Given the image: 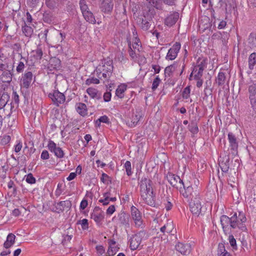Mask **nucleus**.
Returning a JSON list of instances; mask_svg holds the SVG:
<instances>
[{"mask_svg":"<svg viewBox=\"0 0 256 256\" xmlns=\"http://www.w3.org/2000/svg\"><path fill=\"white\" fill-rule=\"evenodd\" d=\"M225 251L224 245L222 243H220L218 246V255L222 254Z\"/></svg>","mask_w":256,"mask_h":256,"instance_id":"nucleus-56","label":"nucleus"},{"mask_svg":"<svg viewBox=\"0 0 256 256\" xmlns=\"http://www.w3.org/2000/svg\"><path fill=\"white\" fill-rule=\"evenodd\" d=\"M104 100L106 102H108L111 100L112 94L110 92H106L104 94Z\"/></svg>","mask_w":256,"mask_h":256,"instance_id":"nucleus-62","label":"nucleus"},{"mask_svg":"<svg viewBox=\"0 0 256 256\" xmlns=\"http://www.w3.org/2000/svg\"><path fill=\"white\" fill-rule=\"evenodd\" d=\"M180 47L181 46L180 42H176L168 50L166 59L171 60H174L178 56Z\"/></svg>","mask_w":256,"mask_h":256,"instance_id":"nucleus-14","label":"nucleus"},{"mask_svg":"<svg viewBox=\"0 0 256 256\" xmlns=\"http://www.w3.org/2000/svg\"><path fill=\"white\" fill-rule=\"evenodd\" d=\"M114 70L113 62L110 58L104 59L101 64L98 65L95 72L98 78L101 80H108Z\"/></svg>","mask_w":256,"mask_h":256,"instance_id":"nucleus-2","label":"nucleus"},{"mask_svg":"<svg viewBox=\"0 0 256 256\" xmlns=\"http://www.w3.org/2000/svg\"><path fill=\"white\" fill-rule=\"evenodd\" d=\"M140 28L144 30H148L150 26V21L146 20V18H142L140 20Z\"/></svg>","mask_w":256,"mask_h":256,"instance_id":"nucleus-38","label":"nucleus"},{"mask_svg":"<svg viewBox=\"0 0 256 256\" xmlns=\"http://www.w3.org/2000/svg\"><path fill=\"white\" fill-rule=\"evenodd\" d=\"M231 217L229 218L227 216L222 215L220 217V223L222 227L224 232L226 233L231 228L232 225Z\"/></svg>","mask_w":256,"mask_h":256,"instance_id":"nucleus-21","label":"nucleus"},{"mask_svg":"<svg viewBox=\"0 0 256 256\" xmlns=\"http://www.w3.org/2000/svg\"><path fill=\"white\" fill-rule=\"evenodd\" d=\"M231 220L232 222L231 225L232 228L234 229L238 228L242 231L246 230V228L244 223L246 220V218L243 212H239L238 215L237 213L235 212L231 216Z\"/></svg>","mask_w":256,"mask_h":256,"instance_id":"nucleus-4","label":"nucleus"},{"mask_svg":"<svg viewBox=\"0 0 256 256\" xmlns=\"http://www.w3.org/2000/svg\"><path fill=\"white\" fill-rule=\"evenodd\" d=\"M175 65L172 64L166 66L164 70L165 77H172L173 72L175 70Z\"/></svg>","mask_w":256,"mask_h":256,"instance_id":"nucleus-37","label":"nucleus"},{"mask_svg":"<svg viewBox=\"0 0 256 256\" xmlns=\"http://www.w3.org/2000/svg\"><path fill=\"white\" fill-rule=\"evenodd\" d=\"M152 184V181L146 178H142L139 183L141 198L144 203L150 206L155 204Z\"/></svg>","mask_w":256,"mask_h":256,"instance_id":"nucleus-1","label":"nucleus"},{"mask_svg":"<svg viewBox=\"0 0 256 256\" xmlns=\"http://www.w3.org/2000/svg\"><path fill=\"white\" fill-rule=\"evenodd\" d=\"M180 192L182 196L189 202L195 197L194 193L198 194L196 191H194L193 188L190 186H186L184 184V186H180Z\"/></svg>","mask_w":256,"mask_h":256,"instance_id":"nucleus-10","label":"nucleus"},{"mask_svg":"<svg viewBox=\"0 0 256 256\" xmlns=\"http://www.w3.org/2000/svg\"><path fill=\"white\" fill-rule=\"evenodd\" d=\"M76 112L82 116H84L87 114L86 106L82 102L77 104Z\"/></svg>","mask_w":256,"mask_h":256,"instance_id":"nucleus-32","label":"nucleus"},{"mask_svg":"<svg viewBox=\"0 0 256 256\" xmlns=\"http://www.w3.org/2000/svg\"><path fill=\"white\" fill-rule=\"evenodd\" d=\"M189 130L194 134H196L198 132V128L196 122H192L188 126Z\"/></svg>","mask_w":256,"mask_h":256,"instance_id":"nucleus-42","label":"nucleus"},{"mask_svg":"<svg viewBox=\"0 0 256 256\" xmlns=\"http://www.w3.org/2000/svg\"><path fill=\"white\" fill-rule=\"evenodd\" d=\"M77 224H81L82 228L84 230H88V220L86 218H84L82 220H79Z\"/></svg>","mask_w":256,"mask_h":256,"instance_id":"nucleus-47","label":"nucleus"},{"mask_svg":"<svg viewBox=\"0 0 256 256\" xmlns=\"http://www.w3.org/2000/svg\"><path fill=\"white\" fill-rule=\"evenodd\" d=\"M228 140L229 142V147L233 155H236L238 154V142L234 134L232 132L228 134Z\"/></svg>","mask_w":256,"mask_h":256,"instance_id":"nucleus-11","label":"nucleus"},{"mask_svg":"<svg viewBox=\"0 0 256 256\" xmlns=\"http://www.w3.org/2000/svg\"><path fill=\"white\" fill-rule=\"evenodd\" d=\"M113 7V0H104L102 3L100 8L104 12L108 14L112 11Z\"/></svg>","mask_w":256,"mask_h":256,"instance_id":"nucleus-22","label":"nucleus"},{"mask_svg":"<svg viewBox=\"0 0 256 256\" xmlns=\"http://www.w3.org/2000/svg\"><path fill=\"white\" fill-rule=\"evenodd\" d=\"M14 64H8V63L0 64V70L2 72L0 75V82L5 83L2 84V88L10 86V84L12 80Z\"/></svg>","mask_w":256,"mask_h":256,"instance_id":"nucleus-3","label":"nucleus"},{"mask_svg":"<svg viewBox=\"0 0 256 256\" xmlns=\"http://www.w3.org/2000/svg\"><path fill=\"white\" fill-rule=\"evenodd\" d=\"M82 16L85 20L90 24H94L96 23L95 17L92 12L90 10L83 12Z\"/></svg>","mask_w":256,"mask_h":256,"instance_id":"nucleus-31","label":"nucleus"},{"mask_svg":"<svg viewBox=\"0 0 256 256\" xmlns=\"http://www.w3.org/2000/svg\"><path fill=\"white\" fill-rule=\"evenodd\" d=\"M46 6L50 9H54L56 7V0H46Z\"/></svg>","mask_w":256,"mask_h":256,"instance_id":"nucleus-50","label":"nucleus"},{"mask_svg":"<svg viewBox=\"0 0 256 256\" xmlns=\"http://www.w3.org/2000/svg\"><path fill=\"white\" fill-rule=\"evenodd\" d=\"M110 196L111 194L110 192H106L103 194L104 198H108L112 202H115L116 200V197H110Z\"/></svg>","mask_w":256,"mask_h":256,"instance_id":"nucleus-59","label":"nucleus"},{"mask_svg":"<svg viewBox=\"0 0 256 256\" xmlns=\"http://www.w3.org/2000/svg\"><path fill=\"white\" fill-rule=\"evenodd\" d=\"M248 43L250 48H254L256 46V36L254 34H250L248 36Z\"/></svg>","mask_w":256,"mask_h":256,"instance_id":"nucleus-40","label":"nucleus"},{"mask_svg":"<svg viewBox=\"0 0 256 256\" xmlns=\"http://www.w3.org/2000/svg\"><path fill=\"white\" fill-rule=\"evenodd\" d=\"M190 88L189 86L185 88L182 92V97L184 99H188L190 96Z\"/></svg>","mask_w":256,"mask_h":256,"instance_id":"nucleus-49","label":"nucleus"},{"mask_svg":"<svg viewBox=\"0 0 256 256\" xmlns=\"http://www.w3.org/2000/svg\"><path fill=\"white\" fill-rule=\"evenodd\" d=\"M130 212L135 226L138 228H142L144 226V224L142 220V214L140 210L134 206H132L130 208Z\"/></svg>","mask_w":256,"mask_h":256,"instance_id":"nucleus-8","label":"nucleus"},{"mask_svg":"<svg viewBox=\"0 0 256 256\" xmlns=\"http://www.w3.org/2000/svg\"><path fill=\"white\" fill-rule=\"evenodd\" d=\"M43 20L45 22L50 24L52 20V15L48 13H44V14Z\"/></svg>","mask_w":256,"mask_h":256,"instance_id":"nucleus-54","label":"nucleus"},{"mask_svg":"<svg viewBox=\"0 0 256 256\" xmlns=\"http://www.w3.org/2000/svg\"><path fill=\"white\" fill-rule=\"evenodd\" d=\"M25 68L24 64L22 62H20L18 66H16V70L18 73L22 72Z\"/></svg>","mask_w":256,"mask_h":256,"instance_id":"nucleus-58","label":"nucleus"},{"mask_svg":"<svg viewBox=\"0 0 256 256\" xmlns=\"http://www.w3.org/2000/svg\"><path fill=\"white\" fill-rule=\"evenodd\" d=\"M116 251L117 249L116 247L109 246L108 249V256H113L115 254Z\"/></svg>","mask_w":256,"mask_h":256,"instance_id":"nucleus-60","label":"nucleus"},{"mask_svg":"<svg viewBox=\"0 0 256 256\" xmlns=\"http://www.w3.org/2000/svg\"><path fill=\"white\" fill-rule=\"evenodd\" d=\"M96 248L98 254L100 255H102L105 252V250L102 246H96Z\"/></svg>","mask_w":256,"mask_h":256,"instance_id":"nucleus-64","label":"nucleus"},{"mask_svg":"<svg viewBox=\"0 0 256 256\" xmlns=\"http://www.w3.org/2000/svg\"><path fill=\"white\" fill-rule=\"evenodd\" d=\"M19 102H20V100H19L18 95L17 94V93L16 92L13 91L12 100L11 102L13 103V106H14V104H16L17 105V106H18Z\"/></svg>","mask_w":256,"mask_h":256,"instance_id":"nucleus-52","label":"nucleus"},{"mask_svg":"<svg viewBox=\"0 0 256 256\" xmlns=\"http://www.w3.org/2000/svg\"><path fill=\"white\" fill-rule=\"evenodd\" d=\"M91 218L97 224H100L104 218V214L102 212L94 210L91 215Z\"/></svg>","mask_w":256,"mask_h":256,"instance_id":"nucleus-30","label":"nucleus"},{"mask_svg":"<svg viewBox=\"0 0 256 256\" xmlns=\"http://www.w3.org/2000/svg\"><path fill=\"white\" fill-rule=\"evenodd\" d=\"M142 117L141 114L140 112L136 111L132 116L130 118V122H128V126L130 127L135 126L138 122H139L140 118Z\"/></svg>","mask_w":256,"mask_h":256,"instance_id":"nucleus-28","label":"nucleus"},{"mask_svg":"<svg viewBox=\"0 0 256 256\" xmlns=\"http://www.w3.org/2000/svg\"><path fill=\"white\" fill-rule=\"evenodd\" d=\"M22 30L23 33L26 36H30L33 33V29L32 27L28 26L24 23V26H22Z\"/></svg>","mask_w":256,"mask_h":256,"instance_id":"nucleus-39","label":"nucleus"},{"mask_svg":"<svg viewBox=\"0 0 256 256\" xmlns=\"http://www.w3.org/2000/svg\"><path fill=\"white\" fill-rule=\"evenodd\" d=\"M26 182L30 184H34L36 182V178L34 177L32 174H29L26 178Z\"/></svg>","mask_w":256,"mask_h":256,"instance_id":"nucleus-55","label":"nucleus"},{"mask_svg":"<svg viewBox=\"0 0 256 256\" xmlns=\"http://www.w3.org/2000/svg\"><path fill=\"white\" fill-rule=\"evenodd\" d=\"M10 136H4L1 139V144L2 145H6L10 142Z\"/></svg>","mask_w":256,"mask_h":256,"instance_id":"nucleus-57","label":"nucleus"},{"mask_svg":"<svg viewBox=\"0 0 256 256\" xmlns=\"http://www.w3.org/2000/svg\"><path fill=\"white\" fill-rule=\"evenodd\" d=\"M2 88L3 90L0 92V94L2 95L0 98V113L5 112L4 107L8 104V102L10 100V94L12 91V88L10 86L4 87Z\"/></svg>","mask_w":256,"mask_h":256,"instance_id":"nucleus-6","label":"nucleus"},{"mask_svg":"<svg viewBox=\"0 0 256 256\" xmlns=\"http://www.w3.org/2000/svg\"><path fill=\"white\" fill-rule=\"evenodd\" d=\"M226 78L225 74L220 72L218 76L216 78L215 82L218 86H222L226 82Z\"/></svg>","mask_w":256,"mask_h":256,"instance_id":"nucleus-27","label":"nucleus"},{"mask_svg":"<svg viewBox=\"0 0 256 256\" xmlns=\"http://www.w3.org/2000/svg\"><path fill=\"white\" fill-rule=\"evenodd\" d=\"M146 232L140 230L136 234L132 236L129 240L130 248L131 250H134L139 248L143 238L146 236Z\"/></svg>","mask_w":256,"mask_h":256,"instance_id":"nucleus-5","label":"nucleus"},{"mask_svg":"<svg viewBox=\"0 0 256 256\" xmlns=\"http://www.w3.org/2000/svg\"><path fill=\"white\" fill-rule=\"evenodd\" d=\"M228 240L230 246L234 250L237 249L236 240L232 235H230L228 237Z\"/></svg>","mask_w":256,"mask_h":256,"instance_id":"nucleus-53","label":"nucleus"},{"mask_svg":"<svg viewBox=\"0 0 256 256\" xmlns=\"http://www.w3.org/2000/svg\"><path fill=\"white\" fill-rule=\"evenodd\" d=\"M193 66L199 68L200 70H204L206 66V58L204 57H199L196 60V64H193Z\"/></svg>","mask_w":256,"mask_h":256,"instance_id":"nucleus-25","label":"nucleus"},{"mask_svg":"<svg viewBox=\"0 0 256 256\" xmlns=\"http://www.w3.org/2000/svg\"><path fill=\"white\" fill-rule=\"evenodd\" d=\"M148 4L156 9L162 8V0H146Z\"/></svg>","mask_w":256,"mask_h":256,"instance_id":"nucleus-41","label":"nucleus"},{"mask_svg":"<svg viewBox=\"0 0 256 256\" xmlns=\"http://www.w3.org/2000/svg\"><path fill=\"white\" fill-rule=\"evenodd\" d=\"M40 158L43 160H48L50 158V155L48 151L46 150H42L40 155Z\"/></svg>","mask_w":256,"mask_h":256,"instance_id":"nucleus-61","label":"nucleus"},{"mask_svg":"<svg viewBox=\"0 0 256 256\" xmlns=\"http://www.w3.org/2000/svg\"><path fill=\"white\" fill-rule=\"evenodd\" d=\"M203 70H200L199 68H196L193 66L192 72H191L190 76V80H191L192 76L194 78H202L203 74Z\"/></svg>","mask_w":256,"mask_h":256,"instance_id":"nucleus-34","label":"nucleus"},{"mask_svg":"<svg viewBox=\"0 0 256 256\" xmlns=\"http://www.w3.org/2000/svg\"><path fill=\"white\" fill-rule=\"evenodd\" d=\"M72 204L70 200L60 201L57 203L56 208L58 212H62L64 210H68L72 207Z\"/></svg>","mask_w":256,"mask_h":256,"instance_id":"nucleus-20","label":"nucleus"},{"mask_svg":"<svg viewBox=\"0 0 256 256\" xmlns=\"http://www.w3.org/2000/svg\"><path fill=\"white\" fill-rule=\"evenodd\" d=\"M32 53L33 54V56L36 60H40L43 56V51L41 46H38L35 50H33L32 52Z\"/></svg>","mask_w":256,"mask_h":256,"instance_id":"nucleus-33","label":"nucleus"},{"mask_svg":"<svg viewBox=\"0 0 256 256\" xmlns=\"http://www.w3.org/2000/svg\"><path fill=\"white\" fill-rule=\"evenodd\" d=\"M86 92L92 98L100 100L102 98V94L98 90L93 88H88L86 90Z\"/></svg>","mask_w":256,"mask_h":256,"instance_id":"nucleus-24","label":"nucleus"},{"mask_svg":"<svg viewBox=\"0 0 256 256\" xmlns=\"http://www.w3.org/2000/svg\"><path fill=\"white\" fill-rule=\"evenodd\" d=\"M166 178L170 184L173 187L178 188L180 186H184L182 180L176 175L168 172L166 176Z\"/></svg>","mask_w":256,"mask_h":256,"instance_id":"nucleus-12","label":"nucleus"},{"mask_svg":"<svg viewBox=\"0 0 256 256\" xmlns=\"http://www.w3.org/2000/svg\"><path fill=\"white\" fill-rule=\"evenodd\" d=\"M126 90V84H121L118 86L116 91V94L119 98H122L124 96V92Z\"/></svg>","mask_w":256,"mask_h":256,"instance_id":"nucleus-35","label":"nucleus"},{"mask_svg":"<svg viewBox=\"0 0 256 256\" xmlns=\"http://www.w3.org/2000/svg\"><path fill=\"white\" fill-rule=\"evenodd\" d=\"M100 82V78L94 77L90 78L86 80V84L88 86L91 84H98Z\"/></svg>","mask_w":256,"mask_h":256,"instance_id":"nucleus-45","label":"nucleus"},{"mask_svg":"<svg viewBox=\"0 0 256 256\" xmlns=\"http://www.w3.org/2000/svg\"><path fill=\"white\" fill-rule=\"evenodd\" d=\"M219 166L222 171L227 172L230 168V158L228 156L223 157L220 160Z\"/></svg>","mask_w":256,"mask_h":256,"instance_id":"nucleus-23","label":"nucleus"},{"mask_svg":"<svg viewBox=\"0 0 256 256\" xmlns=\"http://www.w3.org/2000/svg\"><path fill=\"white\" fill-rule=\"evenodd\" d=\"M248 92L252 107L256 112V84L248 87Z\"/></svg>","mask_w":256,"mask_h":256,"instance_id":"nucleus-15","label":"nucleus"},{"mask_svg":"<svg viewBox=\"0 0 256 256\" xmlns=\"http://www.w3.org/2000/svg\"><path fill=\"white\" fill-rule=\"evenodd\" d=\"M176 250L183 255L188 254L191 250L190 245L188 244L178 242L176 245Z\"/></svg>","mask_w":256,"mask_h":256,"instance_id":"nucleus-18","label":"nucleus"},{"mask_svg":"<svg viewBox=\"0 0 256 256\" xmlns=\"http://www.w3.org/2000/svg\"><path fill=\"white\" fill-rule=\"evenodd\" d=\"M16 236L12 234H9L7 237L6 242L4 244V248L8 249L10 248L15 242Z\"/></svg>","mask_w":256,"mask_h":256,"instance_id":"nucleus-26","label":"nucleus"},{"mask_svg":"<svg viewBox=\"0 0 256 256\" xmlns=\"http://www.w3.org/2000/svg\"><path fill=\"white\" fill-rule=\"evenodd\" d=\"M124 168L126 170L128 176H130L132 174L131 163L130 161H126L124 164Z\"/></svg>","mask_w":256,"mask_h":256,"instance_id":"nucleus-51","label":"nucleus"},{"mask_svg":"<svg viewBox=\"0 0 256 256\" xmlns=\"http://www.w3.org/2000/svg\"><path fill=\"white\" fill-rule=\"evenodd\" d=\"M161 80L159 78L158 76H157L156 78L154 80L152 84V89L153 91H154L159 86L161 82Z\"/></svg>","mask_w":256,"mask_h":256,"instance_id":"nucleus-44","label":"nucleus"},{"mask_svg":"<svg viewBox=\"0 0 256 256\" xmlns=\"http://www.w3.org/2000/svg\"><path fill=\"white\" fill-rule=\"evenodd\" d=\"M109 178V176L108 175L105 173H102V176L100 177V180L104 184H108V180Z\"/></svg>","mask_w":256,"mask_h":256,"instance_id":"nucleus-63","label":"nucleus"},{"mask_svg":"<svg viewBox=\"0 0 256 256\" xmlns=\"http://www.w3.org/2000/svg\"><path fill=\"white\" fill-rule=\"evenodd\" d=\"M79 4L82 14L90 10L89 8L86 0H80Z\"/></svg>","mask_w":256,"mask_h":256,"instance_id":"nucleus-43","label":"nucleus"},{"mask_svg":"<svg viewBox=\"0 0 256 256\" xmlns=\"http://www.w3.org/2000/svg\"><path fill=\"white\" fill-rule=\"evenodd\" d=\"M178 18V12H172L165 18L164 24L168 26H172L176 22Z\"/></svg>","mask_w":256,"mask_h":256,"instance_id":"nucleus-17","label":"nucleus"},{"mask_svg":"<svg viewBox=\"0 0 256 256\" xmlns=\"http://www.w3.org/2000/svg\"><path fill=\"white\" fill-rule=\"evenodd\" d=\"M194 194L195 197L188 202L189 205L191 212L194 214L198 215L202 208V200L198 194L194 193Z\"/></svg>","mask_w":256,"mask_h":256,"instance_id":"nucleus-7","label":"nucleus"},{"mask_svg":"<svg viewBox=\"0 0 256 256\" xmlns=\"http://www.w3.org/2000/svg\"><path fill=\"white\" fill-rule=\"evenodd\" d=\"M33 74L31 72H28L24 74L21 79V86L28 88L32 82Z\"/></svg>","mask_w":256,"mask_h":256,"instance_id":"nucleus-16","label":"nucleus"},{"mask_svg":"<svg viewBox=\"0 0 256 256\" xmlns=\"http://www.w3.org/2000/svg\"><path fill=\"white\" fill-rule=\"evenodd\" d=\"M12 48L13 49V52L17 53L20 54L21 57H22V55L21 54V46L19 43H16L12 46Z\"/></svg>","mask_w":256,"mask_h":256,"instance_id":"nucleus-46","label":"nucleus"},{"mask_svg":"<svg viewBox=\"0 0 256 256\" xmlns=\"http://www.w3.org/2000/svg\"><path fill=\"white\" fill-rule=\"evenodd\" d=\"M199 27L202 29L203 31L210 28L212 26V24L210 22V18L207 16L204 18L198 21Z\"/></svg>","mask_w":256,"mask_h":256,"instance_id":"nucleus-29","label":"nucleus"},{"mask_svg":"<svg viewBox=\"0 0 256 256\" xmlns=\"http://www.w3.org/2000/svg\"><path fill=\"white\" fill-rule=\"evenodd\" d=\"M14 108V106H13V103L10 102V104H8V105L6 106L5 107H4V109L5 110H4L5 112L4 113H0V115L6 116L8 118L10 117V116L12 113V109Z\"/></svg>","mask_w":256,"mask_h":256,"instance_id":"nucleus-36","label":"nucleus"},{"mask_svg":"<svg viewBox=\"0 0 256 256\" xmlns=\"http://www.w3.org/2000/svg\"><path fill=\"white\" fill-rule=\"evenodd\" d=\"M101 122L108 124L110 122L108 117L104 115L100 116L96 121V123L99 126Z\"/></svg>","mask_w":256,"mask_h":256,"instance_id":"nucleus-48","label":"nucleus"},{"mask_svg":"<svg viewBox=\"0 0 256 256\" xmlns=\"http://www.w3.org/2000/svg\"><path fill=\"white\" fill-rule=\"evenodd\" d=\"M118 223L126 228L130 227V216L128 214L121 212L118 216Z\"/></svg>","mask_w":256,"mask_h":256,"instance_id":"nucleus-19","label":"nucleus"},{"mask_svg":"<svg viewBox=\"0 0 256 256\" xmlns=\"http://www.w3.org/2000/svg\"><path fill=\"white\" fill-rule=\"evenodd\" d=\"M48 149L52 152L54 153V156L58 158H62L64 153L62 148L57 146L56 144L52 140H50L48 144Z\"/></svg>","mask_w":256,"mask_h":256,"instance_id":"nucleus-13","label":"nucleus"},{"mask_svg":"<svg viewBox=\"0 0 256 256\" xmlns=\"http://www.w3.org/2000/svg\"><path fill=\"white\" fill-rule=\"evenodd\" d=\"M48 96L51 99L54 104L57 106H58L60 104H63L66 100L64 95L58 90H54L52 92H50Z\"/></svg>","mask_w":256,"mask_h":256,"instance_id":"nucleus-9","label":"nucleus"}]
</instances>
